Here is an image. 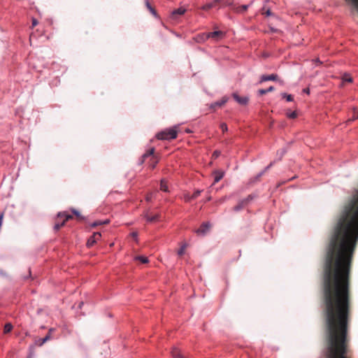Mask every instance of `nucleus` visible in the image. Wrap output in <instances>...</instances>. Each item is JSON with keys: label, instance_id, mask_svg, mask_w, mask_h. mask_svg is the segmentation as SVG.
I'll use <instances>...</instances> for the list:
<instances>
[{"label": "nucleus", "instance_id": "1", "mask_svg": "<svg viewBox=\"0 0 358 358\" xmlns=\"http://www.w3.org/2000/svg\"><path fill=\"white\" fill-rule=\"evenodd\" d=\"M178 131L176 127L170 128L169 129L164 130L157 134V138L160 140H172L177 137Z\"/></svg>", "mask_w": 358, "mask_h": 358}, {"label": "nucleus", "instance_id": "2", "mask_svg": "<svg viewBox=\"0 0 358 358\" xmlns=\"http://www.w3.org/2000/svg\"><path fill=\"white\" fill-rule=\"evenodd\" d=\"M73 218V216L71 215L66 214L65 212L59 213L57 215V217L56 220V222L54 226V229L55 231H58L62 227H63L65 223Z\"/></svg>", "mask_w": 358, "mask_h": 358}, {"label": "nucleus", "instance_id": "3", "mask_svg": "<svg viewBox=\"0 0 358 358\" xmlns=\"http://www.w3.org/2000/svg\"><path fill=\"white\" fill-rule=\"evenodd\" d=\"M231 3L224 0H214L212 2L203 5L201 8L203 10H209L213 8H220L224 6H229Z\"/></svg>", "mask_w": 358, "mask_h": 358}, {"label": "nucleus", "instance_id": "4", "mask_svg": "<svg viewBox=\"0 0 358 358\" xmlns=\"http://www.w3.org/2000/svg\"><path fill=\"white\" fill-rule=\"evenodd\" d=\"M225 36L224 32L222 31H215L213 32H208L206 33V34L204 36V38H212L213 40L215 41H218L221 39H222Z\"/></svg>", "mask_w": 358, "mask_h": 358}, {"label": "nucleus", "instance_id": "5", "mask_svg": "<svg viewBox=\"0 0 358 358\" xmlns=\"http://www.w3.org/2000/svg\"><path fill=\"white\" fill-rule=\"evenodd\" d=\"M154 152H155V149L154 148H151L150 150H149L146 153H145L143 155V157L144 159L148 157H151V163H150V167L152 169H155L156 164L158 163V159H157V157L154 155Z\"/></svg>", "mask_w": 358, "mask_h": 358}, {"label": "nucleus", "instance_id": "6", "mask_svg": "<svg viewBox=\"0 0 358 358\" xmlns=\"http://www.w3.org/2000/svg\"><path fill=\"white\" fill-rule=\"evenodd\" d=\"M101 235L99 232H94L92 236H91L87 242V246L88 248L92 247L98 240L100 239Z\"/></svg>", "mask_w": 358, "mask_h": 358}, {"label": "nucleus", "instance_id": "7", "mask_svg": "<svg viewBox=\"0 0 358 358\" xmlns=\"http://www.w3.org/2000/svg\"><path fill=\"white\" fill-rule=\"evenodd\" d=\"M211 224L209 222L203 223L201 227L196 230L198 234L205 235L207 231L210 229Z\"/></svg>", "mask_w": 358, "mask_h": 358}, {"label": "nucleus", "instance_id": "8", "mask_svg": "<svg viewBox=\"0 0 358 358\" xmlns=\"http://www.w3.org/2000/svg\"><path fill=\"white\" fill-rule=\"evenodd\" d=\"M234 99L241 105H246L248 102V98L247 96H240L238 94H233Z\"/></svg>", "mask_w": 358, "mask_h": 358}, {"label": "nucleus", "instance_id": "9", "mask_svg": "<svg viewBox=\"0 0 358 358\" xmlns=\"http://www.w3.org/2000/svg\"><path fill=\"white\" fill-rule=\"evenodd\" d=\"M250 199V196H249L247 199L239 201V203L234 207V208H233L234 210L239 211L241 209H243L247 205V203H248Z\"/></svg>", "mask_w": 358, "mask_h": 358}, {"label": "nucleus", "instance_id": "10", "mask_svg": "<svg viewBox=\"0 0 358 358\" xmlns=\"http://www.w3.org/2000/svg\"><path fill=\"white\" fill-rule=\"evenodd\" d=\"M278 75L276 74H271V75H263L260 78V83H263L268 80H277Z\"/></svg>", "mask_w": 358, "mask_h": 358}, {"label": "nucleus", "instance_id": "11", "mask_svg": "<svg viewBox=\"0 0 358 358\" xmlns=\"http://www.w3.org/2000/svg\"><path fill=\"white\" fill-rule=\"evenodd\" d=\"M186 10L184 8H179L178 9L174 10L172 12V17L176 19L178 15H182L185 13Z\"/></svg>", "mask_w": 358, "mask_h": 358}, {"label": "nucleus", "instance_id": "12", "mask_svg": "<svg viewBox=\"0 0 358 358\" xmlns=\"http://www.w3.org/2000/svg\"><path fill=\"white\" fill-rule=\"evenodd\" d=\"M171 356L173 358H185V357L180 354V351L177 348H173L171 350Z\"/></svg>", "mask_w": 358, "mask_h": 358}, {"label": "nucleus", "instance_id": "13", "mask_svg": "<svg viewBox=\"0 0 358 358\" xmlns=\"http://www.w3.org/2000/svg\"><path fill=\"white\" fill-rule=\"evenodd\" d=\"M109 222H110V220H108V219H106V220H105L103 221L97 220V221H95L93 223H92L90 226L92 228H94V227H96L97 226H99V225L108 224Z\"/></svg>", "mask_w": 358, "mask_h": 358}, {"label": "nucleus", "instance_id": "14", "mask_svg": "<svg viewBox=\"0 0 358 358\" xmlns=\"http://www.w3.org/2000/svg\"><path fill=\"white\" fill-rule=\"evenodd\" d=\"M227 99L223 98L221 101H216L214 103L211 104L210 108L215 109L216 107H220L223 106L227 102Z\"/></svg>", "mask_w": 358, "mask_h": 358}, {"label": "nucleus", "instance_id": "15", "mask_svg": "<svg viewBox=\"0 0 358 358\" xmlns=\"http://www.w3.org/2000/svg\"><path fill=\"white\" fill-rule=\"evenodd\" d=\"M160 189L165 192H169L167 181L165 179H162L160 182Z\"/></svg>", "mask_w": 358, "mask_h": 358}, {"label": "nucleus", "instance_id": "16", "mask_svg": "<svg viewBox=\"0 0 358 358\" xmlns=\"http://www.w3.org/2000/svg\"><path fill=\"white\" fill-rule=\"evenodd\" d=\"M214 174H215L214 183L219 182L224 176L223 172H221L219 171H215Z\"/></svg>", "mask_w": 358, "mask_h": 358}, {"label": "nucleus", "instance_id": "17", "mask_svg": "<svg viewBox=\"0 0 358 358\" xmlns=\"http://www.w3.org/2000/svg\"><path fill=\"white\" fill-rule=\"evenodd\" d=\"M248 5H243L241 6L234 7L233 10L236 13H243L247 10Z\"/></svg>", "mask_w": 358, "mask_h": 358}, {"label": "nucleus", "instance_id": "18", "mask_svg": "<svg viewBox=\"0 0 358 358\" xmlns=\"http://www.w3.org/2000/svg\"><path fill=\"white\" fill-rule=\"evenodd\" d=\"M274 90H275V88L273 86H271L268 89H266V90L261 89V90H259L258 92H259V94L260 95H264V94H266L268 92H273Z\"/></svg>", "mask_w": 358, "mask_h": 358}, {"label": "nucleus", "instance_id": "19", "mask_svg": "<svg viewBox=\"0 0 358 358\" xmlns=\"http://www.w3.org/2000/svg\"><path fill=\"white\" fill-rule=\"evenodd\" d=\"M145 217L147 219V221L152 222L158 220V218L159 217V215L157 214L153 216H150L148 215H145Z\"/></svg>", "mask_w": 358, "mask_h": 358}, {"label": "nucleus", "instance_id": "20", "mask_svg": "<svg viewBox=\"0 0 358 358\" xmlns=\"http://www.w3.org/2000/svg\"><path fill=\"white\" fill-rule=\"evenodd\" d=\"M135 260L140 261L142 264H146L148 262V259L144 256H136Z\"/></svg>", "mask_w": 358, "mask_h": 358}, {"label": "nucleus", "instance_id": "21", "mask_svg": "<svg viewBox=\"0 0 358 358\" xmlns=\"http://www.w3.org/2000/svg\"><path fill=\"white\" fill-rule=\"evenodd\" d=\"M206 34V33H203V34H199L196 38V40L197 42L199 43H201V42H204L206 41L208 38H204V36Z\"/></svg>", "mask_w": 358, "mask_h": 358}, {"label": "nucleus", "instance_id": "22", "mask_svg": "<svg viewBox=\"0 0 358 358\" xmlns=\"http://www.w3.org/2000/svg\"><path fill=\"white\" fill-rule=\"evenodd\" d=\"M343 82L352 83V78L349 74H344L342 78Z\"/></svg>", "mask_w": 358, "mask_h": 358}, {"label": "nucleus", "instance_id": "23", "mask_svg": "<svg viewBox=\"0 0 358 358\" xmlns=\"http://www.w3.org/2000/svg\"><path fill=\"white\" fill-rule=\"evenodd\" d=\"M13 329V326L11 324L8 323L4 326L3 331L5 334L9 333Z\"/></svg>", "mask_w": 358, "mask_h": 358}, {"label": "nucleus", "instance_id": "24", "mask_svg": "<svg viewBox=\"0 0 358 358\" xmlns=\"http://www.w3.org/2000/svg\"><path fill=\"white\" fill-rule=\"evenodd\" d=\"M262 15H265L266 16H271L273 15L271 10L269 8L266 9L265 7L262 8Z\"/></svg>", "mask_w": 358, "mask_h": 358}, {"label": "nucleus", "instance_id": "25", "mask_svg": "<svg viewBox=\"0 0 358 358\" xmlns=\"http://www.w3.org/2000/svg\"><path fill=\"white\" fill-rule=\"evenodd\" d=\"M282 98L286 99V100L287 101H293V96L291 94H287L286 93H282Z\"/></svg>", "mask_w": 358, "mask_h": 358}, {"label": "nucleus", "instance_id": "26", "mask_svg": "<svg viewBox=\"0 0 358 358\" xmlns=\"http://www.w3.org/2000/svg\"><path fill=\"white\" fill-rule=\"evenodd\" d=\"M50 339V336L49 334H48L45 337H44L43 338L41 339L39 341V343L38 345H43L46 341H48V340Z\"/></svg>", "mask_w": 358, "mask_h": 358}, {"label": "nucleus", "instance_id": "27", "mask_svg": "<svg viewBox=\"0 0 358 358\" xmlns=\"http://www.w3.org/2000/svg\"><path fill=\"white\" fill-rule=\"evenodd\" d=\"M145 5H146L147 8L151 11V13L152 14L155 15V10L151 6V5L150 4V3H149V1L148 0H146V1H145Z\"/></svg>", "mask_w": 358, "mask_h": 358}, {"label": "nucleus", "instance_id": "28", "mask_svg": "<svg viewBox=\"0 0 358 358\" xmlns=\"http://www.w3.org/2000/svg\"><path fill=\"white\" fill-rule=\"evenodd\" d=\"M201 193V190H196L194 192L192 195H191V198L195 199L197 198Z\"/></svg>", "mask_w": 358, "mask_h": 358}, {"label": "nucleus", "instance_id": "29", "mask_svg": "<svg viewBox=\"0 0 358 358\" xmlns=\"http://www.w3.org/2000/svg\"><path fill=\"white\" fill-rule=\"evenodd\" d=\"M287 117L290 119H294L297 117V113L295 111L287 113Z\"/></svg>", "mask_w": 358, "mask_h": 358}, {"label": "nucleus", "instance_id": "30", "mask_svg": "<svg viewBox=\"0 0 358 358\" xmlns=\"http://www.w3.org/2000/svg\"><path fill=\"white\" fill-rule=\"evenodd\" d=\"M357 118H358V112H357V111L354 110V112H353V115H352V118L349 119V120H348V121H349V122H350V121H353V120H356V119H357Z\"/></svg>", "mask_w": 358, "mask_h": 358}, {"label": "nucleus", "instance_id": "31", "mask_svg": "<svg viewBox=\"0 0 358 358\" xmlns=\"http://www.w3.org/2000/svg\"><path fill=\"white\" fill-rule=\"evenodd\" d=\"M185 249H186L185 245L182 246L178 252V255L182 256L185 253Z\"/></svg>", "mask_w": 358, "mask_h": 358}, {"label": "nucleus", "instance_id": "32", "mask_svg": "<svg viewBox=\"0 0 358 358\" xmlns=\"http://www.w3.org/2000/svg\"><path fill=\"white\" fill-rule=\"evenodd\" d=\"M72 213L77 217L78 219H82L83 218L81 215L80 214V213L78 210H76L75 209H73L72 210Z\"/></svg>", "mask_w": 358, "mask_h": 358}, {"label": "nucleus", "instance_id": "33", "mask_svg": "<svg viewBox=\"0 0 358 358\" xmlns=\"http://www.w3.org/2000/svg\"><path fill=\"white\" fill-rule=\"evenodd\" d=\"M220 128L222 130L223 132H225L228 130L227 125L226 123H222L220 124Z\"/></svg>", "mask_w": 358, "mask_h": 358}, {"label": "nucleus", "instance_id": "34", "mask_svg": "<svg viewBox=\"0 0 358 358\" xmlns=\"http://www.w3.org/2000/svg\"><path fill=\"white\" fill-rule=\"evenodd\" d=\"M220 154H221V152L220 151L215 150V151H214V152L213 154V157L216 159L220 155Z\"/></svg>", "mask_w": 358, "mask_h": 358}, {"label": "nucleus", "instance_id": "35", "mask_svg": "<svg viewBox=\"0 0 358 358\" xmlns=\"http://www.w3.org/2000/svg\"><path fill=\"white\" fill-rule=\"evenodd\" d=\"M152 196H153V193H149L147 194L146 197H145V199L147 201H151L152 198Z\"/></svg>", "mask_w": 358, "mask_h": 358}, {"label": "nucleus", "instance_id": "36", "mask_svg": "<svg viewBox=\"0 0 358 358\" xmlns=\"http://www.w3.org/2000/svg\"><path fill=\"white\" fill-rule=\"evenodd\" d=\"M191 200H193V199L191 198V196H189V194L185 195V201L186 202H189Z\"/></svg>", "mask_w": 358, "mask_h": 358}, {"label": "nucleus", "instance_id": "37", "mask_svg": "<svg viewBox=\"0 0 358 358\" xmlns=\"http://www.w3.org/2000/svg\"><path fill=\"white\" fill-rule=\"evenodd\" d=\"M37 24H38L37 20L35 18H33L32 19V27H34L36 26Z\"/></svg>", "mask_w": 358, "mask_h": 358}, {"label": "nucleus", "instance_id": "38", "mask_svg": "<svg viewBox=\"0 0 358 358\" xmlns=\"http://www.w3.org/2000/svg\"><path fill=\"white\" fill-rule=\"evenodd\" d=\"M137 235H138V234H137L136 232H132V233L131 234V236L134 238H136Z\"/></svg>", "mask_w": 358, "mask_h": 358}, {"label": "nucleus", "instance_id": "39", "mask_svg": "<svg viewBox=\"0 0 358 358\" xmlns=\"http://www.w3.org/2000/svg\"><path fill=\"white\" fill-rule=\"evenodd\" d=\"M303 92H304V93H306V94H309V93H310L309 88H305V89L303 90Z\"/></svg>", "mask_w": 358, "mask_h": 358}, {"label": "nucleus", "instance_id": "40", "mask_svg": "<svg viewBox=\"0 0 358 358\" xmlns=\"http://www.w3.org/2000/svg\"><path fill=\"white\" fill-rule=\"evenodd\" d=\"M273 165V163H271L266 169L265 171L268 170L271 166Z\"/></svg>", "mask_w": 358, "mask_h": 358}, {"label": "nucleus", "instance_id": "41", "mask_svg": "<svg viewBox=\"0 0 358 358\" xmlns=\"http://www.w3.org/2000/svg\"><path fill=\"white\" fill-rule=\"evenodd\" d=\"M285 152V150H282L280 152V157H282V156L284 155V153Z\"/></svg>", "mask_w": 358, "mask_h": 358}, {"label": "nucleus", "instance_id": "42", "mask_svg": "<svg viewBox=\"0 0 358 358\" xmlns=\"http://www.w3.org/2000/svg\"><path fill=\"white\" fill-rule=\"evenodd\" d=\"M54 331V329H50L49 330V332H48V334H49V335L50 336L51 333H52V331Z\"/></svg>", "mask_w": 358, "mask_h": 358}, {"label": "nucleus", "instance_id": "43", "mask_svg": "<svg viewBox=\"0 0 358 358\" xmlns=\"http://www.w3.org/2000/svg\"><path fill=\"white\" fill-rule=\"evenodd\" d=\"M83 305V302H80L79 304V307L81 308V306Z\"/></svg>", "mask_w": 358, "mask_h": 358}, {"label": "nucleus", "instance_id": "44", "mask_svg": "<svg viewBox=\"0 0 358 358\" xmlns=\"http://www.w3.org/2000/svg\"><path fill=\"white\" fill-rule=\"evenodd\" d=\"M211 199V197L207 198V201H210Z\"/></svg>", "mask_w": 358, "mask_h": 358}]
</instances>
